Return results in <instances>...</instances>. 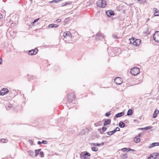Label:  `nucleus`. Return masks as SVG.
<instances>
[{"instance_id":"49","label":"nucleus","mask_w":159,"mask_h":159,"mask_svg":"<svg viewBox=\"0 0 159 159\" xmlns=\"http://www.w3.org/2000/svg\"><path fill=\"white\" fill-rule=\"evenodd\" d=\"M28 142L30 143L31 144V145L32 144H33V142H32V140H28Z\"/></svg>"},{"instance_id":"44","label":"nucleus","mask_w":159,"mask_h":159,"mask_svg":"<svg viewBox=\"0 0 159 159\" xmlns=\"http://www.w3.org/2000/svg\"><path fill=\"white\" fill-rule=\"evenodd\" d=\"M114 130L116 131V132L117 131H119L120 130V129L118 127H117L116 129Z\"/></svg>"},{"instance_id":"58","label":"nucleus","mask_w":159,"mask_h":159,"mask_svg":"<svg viewBox=\"0 0 159 159\" xmlns=\"http://www.w3.org/2000/svg\"><path fill=\"white\" fill-rule=\"evenodd\" d=\"M139 129H141V130H143L144 129V128H141Z\"/></svg>"},{"instance_id":"52","label":"nucleus","mask_w":159,"mask_h":159,"mask_svg":"<svg viewBox=\"0 0 159 159\" xmlns=\"http://www.w3.org/2000/svg\"><path fill=\"white\" fill-rule=\"evenodd\" d=\"M90 144H91V145H93L94 146H96V143H90Z\"/></svg>"},{"instance_id":"33","label":"nucleus","mask_w":159,"mask_h":159,"mask_svg":"<svg viewBox=\"0 0 159 159\" xmlns=\"http://www.w3.org/2000/svg\"><path fill=\"white\" fill-rule=\"evenodd\" d=\"M7 140L5 139H1V142H2V143H6L7 142Z\"/></svg>"},{"instance_id":"13","label":"nucleus","mask_w":159,"mask_h":159,"mask_svg":"<svg viewBox=\"0 0 159 159\" xmlns=\"http://www.w3.org/2000/svg\"><path fill=\"white\" fill-rule=\"evenodd\" d=\"M106 15L108 16H111L114 15V12L112 11L111 10H110L107 11H106Z\"/></svg>"},{"instance_id":"59","label":"nucleus","mask_w":159,"mask_h":159,"mask_svg":"<svg viewBox=\"0 0 159 159\" xmlns=\"http://www.w3.org/2000/svg\"><path fill=\"white\" fill-rule=\"evenodd\" d=\"M37 151H38V152H39V151H41V149H37Z\"/></svg>"},{"instance_id":"30","label":"nucleus","mask_w":159,"mask_h":159,"mask_svg":"<svg viewBox=\"0 0 159 159\" xmlns=\"http://www.w3.org/2000/svg\"><path fill=\"white\" fill-rule=\"evenodd\" d=\"M123 159H125L128 157V155L127 154L122 155H121Z\"/></svg>"},{"instance_id":"53","label":"nucleus","mask_w":159,"mask_h":159,"mask_svg":"<svg viewBox=\"0 0 159 159\" xmlns=\"http://www.w3.org/2000/svg\"><path fill=\"white\" fill-rule=\"evenodd\" d=\"M125 123H129V121L128 120H126L124 121Z\"/></svg>"},{"instance_id":"32","label":"nucleus","mask_w":159,"mask_h":159,"mask_svg":"<svg viewBox=\"0 0 159 159\" xmlns=\"http://www.w3.org/2000/svg\"><path fill=\"white\" fill-rule=\"evenodd\" d=\"M104 144V143L103 142H102L101 143H96V146H99L101 145H103Z\"/></svg>"},{"instance_id":"11","label":"nucleus","mask_w":159,"mask_h":159,"mask_svg":"<svg viewBox=\"0 0 159 159\" xmlns=\"http://www.w3.org/2000/svg\"><path fill=\"white\" fill-rule=\"evenodd\" d=\"M63 36L65 38H70L72 35L69 31H66L64 32Z\"/></svg>"},{"instance_id":"36","label":"nucleus","mask_w":159,"mask_h":159,"mask_svg":"<svg viewBox=\"0 0 159 159\" xmlns=\"http://www.w3.org/2000/svg\"><path fill=\"white\" fill-rule=\"evenodd\" d=\"M110 112H111L109 111V112H108L106 113L105 115V116L107 117H109V116L111 115Z\"/></svg>"},{"instance_id":"5","label":"nucleus","mask_w":159,"mask_h":159,"mask_svg":"<svg viewBox=\"0 0 159 159\" xmlns=\"http://www.w3.org/2000/svg\"><path fill=\"white\" fill-rule=\"evenodd\" d=\"M104 35L102 33L100 32H98L97 33L95 38L97 41L102 40L103 39H104Z\"/></svg>"},{"instance_id":"57","label":"nucleus","mask_w":159,"mask_h":159,"mask_svg":"<svg viewBox=\"0 0 159 159\" xmlns=\"http://www.w3.org/2000/svg\"><path fill=\"white\" fill-rule=\"evenodd\" d=\"M141 134H139L137 137H139H139L141 136Z\"/></svg>"},{"instance_id":"51","label":"nucleus","mask_w":159,"mask_h":159,"mask_svg":"<svg viewBox=\"0 0 159 159\" xmlns=\"http://www.w3.org/2000/svg\"><path fill=\"white\" fill-rule=\"evenodd\" d=\"M2 59L1 58H0V65H1L2 64Z\"/></svg>"},{"instance_id":"10","label":"nucleus","mask_w":159,"mask_h":159,"mask_svg":"<svg viewBox=\"0 0 159 159\" xmlns=\"http://www.w3.org/2000/svg\"><path fill=\"white\" fill-rule=\"evenodd\" d=\"M114 82L117 84H120L122 83V80L120 77H116L114 80Z\"/></svg>"},{"instance_id":"28","label":"nucleus","mask_w":159,"mask_h":159,"mask_svg":"<svg viewBox=\"0 0 159 159\" xmlns=\"http://www.w3.org/2000/svg\"><path fill=\"white\" fill-rule=\"evenodd\" d=\"M91 149L93 151L97 152L98 150V148L97 147H91Z\"/></svg>"},{"instance_id":"50","label":"nucleus","mask_w":159,"mask_h":159,"mask_svg":"<svg viewBox=\"0 0 159 159\" xmlns=\"http://www.w3.org/2000/svg\"><path fill=\"white\" fill-rule=\"evenodd\" d=\"M91 5V3L90 2H87V5L89 6Z\"/></svg>"},{"instance_id":"35","label":"nucleus","mask_w":159,"mask_h":159,"mask_svg":"<svg viewBox=\"0 0 159 159\" xmlns=\"http://www.w3.org/2000/svg\"><path fill=\"white\" fill-rule=\"evenodd\" d=\"M61 0H54L51 2V3L54 2V3H57L60 1Z\"/></svg>"},{"instance_id":"26","label":"nucleus","mask_w":159,"mask_h":159,"mask_svg":"<svg viewBox=\"0 0 159 159\" xmlns=\"http://www.w3.org/2000/svg\"><path fill=\"white\" fill-rule=\"evenodd\" d=\"M116 132V131L115 130H113L112 131H109L107 132V134L109 135H111L112 134H113L115 133Z\"/></svg>"},{"instance_id":"7","label":"nucleus","mask_w":159,"mask_h":159,"mask_svg":"<svg viewBox=\"0 0 159 159\" xmlns=\"http://www.w3.org/2000/svg\"><path fill=\"white\" fill-rule=\"evenodd\" d=\"M5 107L7 110L9 111H13L15 110V108L13 105L11 103H8L5 105Z\"/></svg>"},{"instance_id":"55","label":"nucleus","mask_w":159,"mask_h":159,"mask_svg":"<svg viewBox=\"0 0 159 159\" xmlns=\"http://www.w3.org/2000/svg\"><path fill=\"white\" fill-rule=\"evenodd\" d=\"M37 143L38 145H40L42 143V142L39 141Z\"/></svg>"},{"instance_id":"39","label":"nucleus","mask_w":159,"mask_h":159,"mask_svg":"<svg viewBox=\"0 0 159 159\" xmlns=\"http://www.w3.org/2000/svg\"><path fill=\"white\" fill-rule=\"evenodd\" d=\"M35 156L37 157L38 154V152L37 151V150L36 149L35 150Z\"/></svg>"},{"instance_id":"29","label":"nucleus","mask_w":159,"mask_h":159,"mask_svg":"<svg viewBox=\"0 0 159 159\" xmlns=\"http://www.w3.org/2000/svg\"><path fill=\"white\" fill-rule=\"evenodd\" d=\"M72 3V2L71 1H69L67 2H66V3H63L62 4V6H64L66 5H68Z\"/></svg>"},{"instance_id":"23","label":"nucleus","mask_w":159,"mask_h":159,"mask_svg":"<svg viewBox=\"0 0 159 159\" xmlns=\"http://www.w3.org/2000/svg\"><path fill=\"white\" fill-rule=\"evenodd\" d=\"M80 156H87V157H89L90 156V154L87 152H85V153L84 154L83 153H81L80 155Z\"/></svg>"},{"instance_id":"43","label":"nucleus","mask_w":159,"mask_h":159,"mask_svg":"<svg viewBox=\"0 0 159 159\" xmlns=\"http://www.w3.org/2000/svg\"><path fill=\"white\" fill-rule=\"evenodd\" d=\"M13 21H12V20H10V21H9V24H10L11 25L13 24V22H14Z\"/></svg>"},{"instance_id":"27","label":"nucleus","mask_w":159,"mask_h":159,"mask_svg":"<svg viewBox=\"0 0 159 159\" xmlns=\"http://www.w3.org/2000/svg\"><path fill=\"white\" fill-rule=\"evenodd\" d=\"M28 152L30 156L31 157H33L34 155V152L31 151H29Z\"/></svg>"},{"instance_id":"21","label":"nucleus","mask_w":159,"mask_h":159,"mask_svg":"<svg viewBox=\"0 0 159 159\" xmlns=\"http://www.w3.org/2000/svg\"><path fill=\"white\" fill-rule=\"evenodd\" d=\"M119 125L120 127L121 128H124L125 126V123L122 121H120L119 124Z\"/></svg>"},{"instance_id":"47","label":"nucleus","mask_w":159,"mask_h":159,"mask_svg":"<svg viewBox=\"0 0 159 159\" xmlns=\"http://www.w3.org/2000/svg\"><path fill=\"white\" fill-rule=\"evenodd\" d=\"M3 24V22L2 21L0 20V26H2Z\"/></svg>"},{"instance_id":"9","label":"nucleus","mask_w":159,"mask_h":159,"mask_svg":"<svg viewBox=\"0 0 159 159\" xmlns=\"http://www.w3.org/2000/svg\"><path fill=\"white\" fill-rule=\"evenodd\" d=\"M37 51L38 49L36 48L34 49L29 50L28 52V54L30 55H36L37 53Z\"/></svg>"},{"instance_id":"40","label":"nucleus","mask_w":159,"mask_h":159,"mask_svg":"<svg viewBox=\"0 0 159 159\" xmlns=\"http://www.w3.org/2000/svg\"><path fill=\"white\" fill-rule=\"evenodd\" d=\"M112 37L114 38L115 39H116L118 38V37H117V35L116 34H113Z\"/></svg>"},{"instance_id":"45","label":"nucleus","mask_w":159,"mask_h":159,"mask_svg":"<svg viewBox=\"0 0 159 159\" xmlns=\"http://www.w3.org/2000/svg\"><path fill=\"white\" fill-rule=\"evenodd\" d=\"M47 141L45 140H43L42 142V143L44 144H47Z\"/></svg>"},{"instance_id":"31","label":"nucleus","mask_w":159,"mask_h":159,"mask_svg":"<svg viewBox=\"0 0 159 159\" xmlns=\"http://www.w3.org/2000/svg\"><path fill=\"white\" fill-rule=\"evenodd\" d=\"M101 122L98 121L94 124V125L95 126H98L101 125Z\"/></svg>"},{"instance_id":"56","label":"nucleus","mask_w":159,"mask_h":159,"mask_svg":"<svg viewBox=\"0 0 159 159\" xmlns=\"http://www.w3.org/2000/svg\"><path fill=\"white\" fill-rule=\"evenodd\" d=\"M3 17V16L0 13V19H1V18H2Z\"/></svg>"},{"instance_id":"64","label":"nucleus","mask_w":159,"mask_h":159,"mask_svg":"<svg viewBox=\"0 0 159 159\" xmlns=\"http://www.w3.org/2000/svg\"><path fill=\"white\" fill-rule=\"evenodd\" d=\"M118 49V50H120V48H119V49Z\"/></svg>"},{"instance_id":"24","label":"nucleus","mask_w":159,"mask_h":159,"mask_svg":"<svg viewBox=\"0 0 159 159\" xmlns=\"http://www.w3.org/2000/svg\"><path fill=\"white\" fill-rule=\"evenodd\" d=\"M133 111L132 109H129L127 112V115L128 116H131L132 115Z\"/></svg>"},{"instance_id":"4","label":"nucleus","mask_w":159,"mask_h":159,"mask_svg":"<svg viewBox=\"0 0 159 159\" xmlns=\"http://www.w3.org/2000/svg\"><path fill=\"white\" fill-rule=\"evenodd\" d=\"M96 4L98 7L102 8L105 7L107 5L106 2L103 0H98Z\"/></svg>"},{"instance_id":"42","label":"nucleus","mask_w":159,"mask_h":159,"mask_svg":"<svg viewBox=\"0 0 159 159\" xmlns=\"http://www.w3.org/2000/svg\"><path fill=\"white\" fill-rule=\"evenodd\" d=\"M107 128L106 127H103L102 128V131H103V132H104L106 130H107Z\"/></svg>"},{"instance_id":"17","label":"nucleus","mask_w":159,"mask_h":159,"mask_svg":"<svg viewBox=\"0 0 159 159\" xmlns=\"http://www.w3.org/2000/svg\"><path fill=\"white\" fill-rule=\"evenodd\" d=\"M111 122V120L110 119H108L106 120L103 124L104 126H106L107 125H109Z\"/></svg>"},{"instance_id":"15","label":"nucleus","mask_w":159,"mask_h":159,"mask_svg":"<svg viewBox=\"0 0 159 159\" xmlns=\"http://www.w3.org/2000/svg\"><path fill=\"white\" fill-rule=\"evenodd\" d=\"M159 146V143H153L151 144L149 146V148H151L155 146Z\"/></svg>"},{"instance_id":"6","label":"nucleus","mask_w":159,"mask_h":159,"mask_svg":"<svg viewBox=\"0 0 159 159\" xmlns=\"http://www.w3.org/2000/svg\"><path fill=\"white\" fill-rule=\"evenodd\" d=\"M130 73L134 75H136L139 73V69L137 67H134L131 69Z\"/></svg>"},{"instance_id":"25","label":"nucleus","mask_w":159,"mask_h":159,"mask_svg":"<svg viewBox=\"0 0 159 159\" xmlns=\"http://www.w3.org/2000/svg\"><path fill=\"white\" fill-rule=\"evenodd\" d=\"M59 26V25L57 24H51L48 25L49 28L57 27Z\"/></svg>"},{"instance_id":"22","label":"nucleus","mask_w":159,"mask_h":159,"mask_svg":"<svg viewBox=\"0 0 159 159\" xmlns=\"http://www.w3.org/2000/svg\"><path fill=\"white\" fill-rule=\"evenodd\" d=\"M140 139L139 137H137V136L134 137V141L136 143H138L140 142Z\"/></svg>"},{"instance_id":"2","label":"nucleus","mask_w":159,"mask_h":159,"mask_svg":"<svg viewBox=\"0 0 159 159\" xmlns=\"http://www.w3.org/2000/svg\"><path fill=\"white\" fill-rule=\"evenodd\" d=\"M130 43L133 44L134 45L136 46H138L141 43V40L140 39H135L134 38L129 39Z\"/></svg>"},{"instance_id":"18","label":"nucleus","mask_w":159,"mask_h":159,"mask_svg":"<svg viewBox=\"0 0 159 159\" xmlns=\"http://www.w3.org/2000/svg\"><path fill=\"white\" fill-rule=\"evenodd\" d=\"M159 113V111L157 109H156L153 114V118H155L157 116V115Z\"/></svg>"},{"instance_id":"20","label":"nucleus","mask_w":159,"mask_h":159,"mask_svg":"<svg viewBox=\"0 0 159 159\" xmlns=\"http://www.w3.org/2000/svg\"><path fill=\"white\" fill-rule=\"evenodd\" d=\"M153 10L155 11L154 12V15L156 16H159V11L156 8H153Z\"/></svg>"},{"instance_id":"62","label":"nucleus","mask_w":159,"mask_h":159,"mask_svg":"<svg viewBox=\"0 0 159 159\" xmlns=\"http://www.w3.org/2000/svg\"><path fill=\"white\" fill-rule=\"evenodd\" d=\"M10 19V18L9 17H7V20H8V19Z\"/></svg>"},{"instance_id":"37","label":"nucleus","mask_w":159,"mask_h":159,"mask_svg":"<svg viewBox=\"0 0 159 159\" xmlns=\"http://www.w3.org/2000/svg\"><path fill=\"white\" fill-rule=\"evenodd\" d=\"M152 126H149L148 127H146L145 128H144L146 130H148L149 129H150L152 128Z\"/></svg>"},{"instance_id":"16","label":"nucleus","mask_w":159,"mask_h":159,"mask_svg":"<svg viewBox=\"0 0 159 159\" xmlns=\"http://www.w3.org/2000/svg\"><path fill=\"white\" fill-rule=\"evenodd\" d=\"M121 150L123 152H125V151H127V152H129V151H135L134 150L131 149V148H124L121 149Z\"/></svg>"},{"instance_id":"38","label":"nucleus","mask_w":159,"mask_h":159,"mask_svg":"<svg viewBox=\"0 0 159 159\" xmlns=\"http://www.w3.org/2000/svg\"><path fill=\"white\" fill-rule=\"evenodd\" d=\"M84 158V159H90L89 157L87 156H80Z\"/></svg>"},{"instance_id":"63","label":"nucleus","mask_w":159,"mask_h":159,"mask_svg":"<svg viewBox=\"0 0 159 159\" xmlns=\"http://www.w3.org/2000/svg\"><path fill=\"white\" fill-rule=\"evenodd\" d=\"M107 50H108V51L109 52V48H107Z\"/></svg>"},{"instance_id":"12","label":"nucleus","mask_w":159,"mask_h":159,"mask_svg":"<svg viewBox=\"0 0 159 159\" xmlns=\"http://www.w3.org/2000/svg\"><path fill=\"white\" fill-rule=\"evenodd\" d=\"M9 92V91L8 89L6 88H4L0 92V95H4L8 93Z\"/></svg>"},{"instance_id":"3","label":"nucleus","mask_w":159,"mask_h":159,"mask_svg":"<svg viewBox=\"0 0 159 159\" xmlns=\"http://www.w3.org/2000/svg\"><path fill=\"white\" fill-rule=\"evenodd\" d=\"M7 37L10 36L11 39L14 38L16 35V34L14 33L13 30L9 29L7 31Z\"/></svg>"},{"instance_id":"19","label":"nucleus","mask_w":159,"mask_h":159,"mask_svg":"<svg viewBox=\"0 0 159 159\" xmlns=\"http://www.w3.org/2000/svg\"><path fill=\"white\" fill-rule=\"evenodd\" d=\"M157 156L155 153L151 155L150 157L148 158V159H156Z\"/></svg>"},{"instance_id":"61","label":"nucleus","mask_w":159,"mask_h":159,"mask_svg":"<svg viewBox=\"0 0 159 159\" xmlns=\"http://www.w3.org/2000/svg\"><path fill=\"white\" fill-rule=\"evenodd\" d=\"M137 120H134V122H135V121H136Z\"/></svg>"},{"instance_id":"46","label":"nucleus","mask_w":159,"mask_h":159,"mask_svg":"<svg viewBox=\"0 0 159 159\" xmlns=\"http://www.w3.org/2000/svg\"><path fill=\"white\" fill-rule=\"evenodd\" d=\"M40 154L41 157H43V152H40Z\"/></svg>"},{"instance_id":"1","label":"nucleus","mask_w":159,"mask_h":159,"mask_svg":"<svg viewBox=\"0 0 159 159\" xmlns=\"http://www.w3.org/2000/svg\"><path fill=\"white\" fill-rule=\"evenodd\" d=\"M75 96L73 93H70L68 95L67 97L68 102L67 103V106H70V103L75 100Z\"/></svg>"},{"instance_id":"8","label":"nucleus","mask_w":159,"mask_h":159,"mask_svg":"<svg viewBox=\"0 0 159 159\" xmlns=\"http://www.w3.org/2000/svg\"><path fill=\"white\" fill-rule=\"evenodd\" d=\"M153 38L155 41L159 43V31L155 32L153 35Z\"/></svg>"},{"instance_id":"14","label":"nucleus","mask_w":159,"mask_h":159,"mask_svg":"<svg viewBox=\"0 0 159 159\" xmlns=\"http://www.w3.org/2000/svg\"><path fill=\"white\" fill-rule=\"evenodd\" d=\"M124 114V113L123 112H121L116 114V116L114 117V119L115 120V118H118L119 117H120L123 116Z\"/></svg>"},{"instance_id":"60","label":"nucleus","mask_w":159,"mask_h":159,"mask_svg":"<svg viewBox=\"0 0 159 159\" xmlns=\"http://www.w3.org/2000/svg\"><path fill=\"white\" fill-rule=\"evenodd\" d=\"M18 24V22L16 21L15 23V24L16 25Z\"/></svg>"},{"instance_id":"54","label":"nucleus","mask_w":159,"mask_h":159,"mask_svg":"<svg viewBox=\"0 0 159 159\" xmlns=\"http://www.w3.org/2000/svg\"><path fill=\"white\" fill-rule=\"evenodd\" d=\"M98 131H99L100 132V133H101V134H103V132H102L101 130V129H98Z\"/></svg>"},{"instance_id":"34","label":"nucleus","mask_w":159,"mask_h":159,"mask_svg":"<svg viewBox=\"0 0 159 159\" xmlns=\"http://www.w3.org/2000/svg\"><path fill=\"white\" fill-rule=\"evenodd\" d=\"M39 18H38L37 19H35L34 21L32 23V25H33L34 23H36V22H37V21H38V20H39Z\"/></svg>"},{"instance_id":"41","label":"nucleus","mask_w":159,"mask_h":159,"mask_svg":"<svg viewBox=\"0 0 159 159\" xmlns=\"http://www.w3.org/2000/svg\"><path fill=\"white\" fill-rule=\"evenodd\" d=\"M138 1L140 3H142L145 2V0H138Z\"/></svg>"},{"instance_id":"48","label":"nucleus","mask_w":159,"mask_h":159,"mask_svg":"<svg viewBox=\"0 0 159 159\" xmlns=\"http://www.w3.org/2000/svg\"><path fill=\"white\" fill-rule=\"evenodd\" d=\"M61 21V19H57V20H56V22H57V23H59Z\"/></svg>"}]
</instances>
